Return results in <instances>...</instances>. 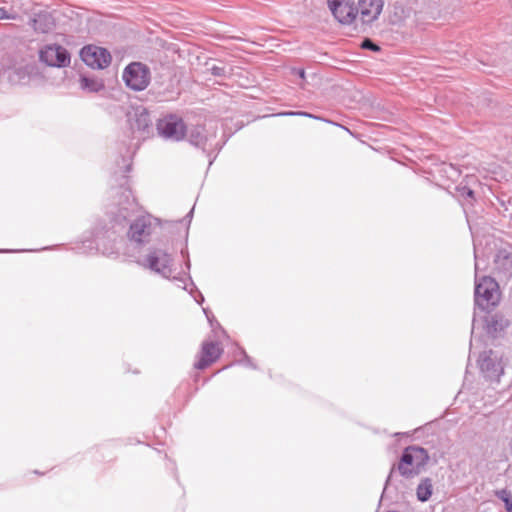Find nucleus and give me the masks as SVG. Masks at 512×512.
Returning <instances> with one entry per match:
<instances>
[{"mask_svg": "<svg viewBox=\"0 0 512 512\" xmlns=\"http://www.w3.org/2000/svg\"><path fill=\"white\" fill-rule=\"evenodd\" d=\"M132 170L131 163L115 171L112 180L118 187H112L113 208L110 210L111 225H99L93 232V240H85L83 244L90 250H96L103 255H113L118 251L117 240L124 228V223L139 211V205L128 187V173Z\"/></svg>", "mask_w": 512, "mask_h": 512, "instance_id": "1", "label": "nucleus"}, {"mask_svg": "<svg viewBox=\"0 0 512 512\" xmlns=\"http://www.w3.org/2000/svg\"><path fill=\"white\" fill-rule=\"evenodd\" d=\"M482 240L473 235L474 258H475V305L481 310H489L499 302L498 283L490 276L478 278L480 261L486 257V252L481 250Z\"/></svg>", "mask_w": 512, "mask_h": 512, "instance_id": "2", "label": "nucleus"}, {"mask_svg": "<svg viewBox=\"0 0 512 512\" xmlns=\"http://www.w3.org/2000/svg\"><path fill=\"white\" fill-rule=\"evenodd\" d=\"M139 264L151 270L152 272L159 274L165 279H171L176 282L178 287L188 290L187 280L190 282V286L195 287L192 279L189 275L187 278L180 276H173L175 272L174 260L170 253L162 248H152L149 250L147 255L139 260Z\"/></svg>", "mask_w": 512, "mask_h": 512, "instance_id": "3", "label": "nucleus"}, {"mask_svg": "<svg viewBox=\"0 0 512 512\" xmlns=\"http://www.w3.org/2000/svg\"><path fill=\"white\" fill-rule=\"evenodd\" d=\"M429 461V454L426 449L419 446L406 447L398 463V471L406 479L419 475Z\"/></svg>", "mask_w": 512, "mask_h": 512, "instance_id": "4", "label": "nucleus"}, {"mask_svg": "<svg viewBox=\"0 0 512 512\" xmlns=\"http://www.w3.org/2000/svg\"><path fill=\"white\" fill-rule=\"evenodd\" d=\"M157 229V219L151 215H141L133 220L129 226L127 236L131 242L143 245L150 242Z\"/></svg>", "mask_w": 512, "mask_h": 512, "instance_id": "5", "label": "nucleus"}, {"mask_svg": "<svg viewBox=\"0 0 512 512\" xmlns=\"http://www.w3.org/2000/svg\"><path fill=\"white\" fill-rule=\"evenodd\" d=\"M478 365L481 374L490 385L501 382V377L504 376V365L496 352L492 350L484 351L479 356Z\"/></svg>", "mask_w": 512, "mask_h": 512, "instance_id": "6", "label": "nucleus"}, {"mask_svg": "<svg viewBox=\"0 0 512 512\" xmlns=\"http://www.w3.org/2000/svg\"><path fill=\"white\" fill-rule=\"evenodd\" d=\"M156 130L159 136L170 141H180L187 135L183 119L175 114H168L158 119Z\"/></svg>", "mask_w": 512, "mask_h": 512, "instance_id": "7", "label": "nucleus"}, {"mask_svg": "<svg viewBox=\"0 0 512 512\" xmlns=\"http://www.w3.org/2000/svg\"><path fill=\"white\" fill-rule=\"evenodd\" d=\"M150 69L141 62L130 63L123 72L126 85L135 91L144 90L150 83Z\"/></svg>", "mask_w": 512, "mask_h": 512, "instance_id": "8", "label": "nucleus"}, {"mask_svg": "<svg viewBox=\"0 0 512 512\" xmlns=\"http://www.w3.org/2000/svg\"><path fill=\"white\" fill-rule=\"evenodd\" d=\"M39 59L51 67H67L70 65V54L66 48L58 44H49L39 52Z\"/></svg>", "mask_w": 512, "mask_h": 512, "instance_id": "9", "label": "nucleus"}, {"mask_svg": "<svg viewBox=\"0 0 512 512\" xmlns=\"http://www.w3.org/2000/svg\"><path fill=\"white\" fill-rule=\"evenodd\" d=\"M327 2L332 14L341 24H351L358 16V9L353 0H327Z\"/></svg>", "mask_w": 512, "mask_h": 512, "instance_id": "10", "label": "nucleus"}, {"mask_svg": "<svg viewBox=\"0 0 512 512\" xmlns=\"http://www.w3.org/2000/svg\"><path fill=\"white\" fill-rule=\"evenodd\" d=\"M82 60L92 68L103 69L111 63L109 51L102 47L86 46L80 52Z\"/></svg>", "mask_w": 512, "mask_h": 512, "instance_id": "11", "label": "nucleus"}, {"mask_svg": "<svg viewBox=\"0 0 512 512\" xmlns=\"http://www.w3.org/2000/svg\"><path fill=\"white\" fill-rule=\"evenodd\" d=\"M383 6V0H359L357 9L362 23L371 24L377 20Z\"/></svg>", "mask_w": 512, "mask_h": 512, "instance_id": "12", "label": "nucleus"}, {"mask_svg": "<svg viewBox=\"0 0 512 512\" xmlns=\"http://www.w3.org/2000/svg\"><path fill=\"white\" fill-rule=\"evenodd\" d=\"M129 121L132 130L138 132L141 137L144 138L149 135L152 128V121L146 108H136L134 113L129 117Z\"/></svg>", "mask_w": 512, "mask_h": 512, "instance_id": "13", "label": "nucleus"}, {"mask_svg": "<svg viewBox=\"0 0 512 512\" xmlns=\"http://www.w3.org/2000/svg\"><path fill=\"white\" fill-rule=\"evenodd\" d=\"M494 269L499 276L509 278L512 276V246L505 245L498 249L494 258Z\"/></svg>", "mask_w": 512, "mask_h": 512, "instance_id": "14", "label": "nucleus"}, {"mask_svg": "<svg viewBox=\"0 0 512 512\" xmlns=\"http://www.w3.org/2000/svg\"><path fill=\"white\" fill-rule=\"evenodd\" d=\"M222 349L216 342H204L200 353V358L195 362L194 367L203 370L215 362L221 355Z\"/></svg>", "mask_w": 512, "mask_h": 512, "instance_id": "15", "label": "nucleus"}, {"mask_svg": "<svg viewBox=\"0 0 512 512\" xmlns=\"http://www.w3.org/2000/svg\"><path fill=\"white\" fill-rule=\"evenodd\" d=\"M486 331L488 334L495 336L497 333L502 332L509 325L507 319L500 314H494L487 317L485 320Z\"/></svg>", "mask_w": 512, "mask_h": 512, "instance_id": "16", "label": "nucleus"}, {"mask_svg": "<svg viewBox=\"0 0 512 512\" xmlns=\"http://www.w3.org/2000/svg\"><path fill=\"white\" fill-rule=\"evenodd\" d=\"M32 23L34 30L40 33H48L55 27L54 19L49 13L37 14Z\"/></svg>", "mask_w": 512, "mask_h": 512, "instance_id": "17", "label": "nucleus"}, {"mask_svg": "<svg viewBox=\"0 0 512 512\" xmlns=\"http://www.w3.org/2000/svg\"><path fill=\"white\" fill-rule=\"evenodd\" d=\"M188 139L194 146L201 148L203 151L207 150L208 138L204 127L196 126L192 128L188 134Z\"/></svg>", "mask_w": 512, "mask_h": 512, "instance_id": "18", "label": "nucleus"}, {"mask_svg": "<svg viewBox=\"0 0 512 512\" xmlns=\"http://www.w3.org/2000/svg\"><path fill=\"white\" fill-rule=\"evenodd\" d=\"M433 493V483L428 477L422 478L416 488V496L420 502H427Z\"/></svg>", "mask_w": 512, "mask_h": 512, "instance_id": "19", "label": "nucleus"}, {"mask_svg": "<svg viewBox=\"0 0 512 512\" xmlns=\"http://www.w3.org/2000/svg\"><path fill=\"white\" fill-rule=\"evenodd\" d=\"M80 87L88 92H99L105 86L101 79L83 75L80 78Z\"/></svg>", "mask_w": 512, "mask_h": 512, "instance_id": "20", "label": "nucleus"}, {"mask_svg": "<svg viewBox=\"0 0 512 512\" xmlns=\"http://www.w3.org/2000/svg\"><path fill=\"white\" fill-rule=\"evenodd\" d=\"M498 497L505 503L507 512H512V497L507 490H501L498 493Z\"/></svg>", "mask_w": 512, "mask_h": 512, "instance_id": "21", "label": "nucleus"}, {"mask_svg": "<svg viewBox=\"0 0 512 512\" xmlns=\"http://www.w3.org/2000/svg\"><path fill=\"white\" fill-rule=\"evenodd\" d=\"M239 350L241 355L243 356V359L239 360L238 362L247 367L256 369V366L253 364L252 359L246 354V352L242 348H239Z\"/></svg>", "mask_w": 512, "mask_h": 512, "instance_id": "22", "label": "nucleus"}, {"mask_svg": "<svg viewBox=\"0 0 512 512\" xmlns=\"http://www.w3.org/2000/svg\"><path fill=\"white\" fill-rule=\"evenodd\" d=\"M361 47L375 52H378L380 50V47L368 38L362 41Z\"/></svg>", "mask_w": 512, "mask_h": 512, "instance_id": "23", "label": "nucleus"}, {"mask_svg": "<svg viewBox=\"0 0 512 512\" xmlns=\"http://www.w3.org/2000/svg\"><path fill=\"white\" fill-rule=\"evenodd\" d=\"M210 71L214 76H217V77H226L227 76L226 68L223 66L214 65L210 68Z\"/></svg>", "mask_w": 512, "mask_h": 512, "instance_id": "24", "label": "nucleus"}, {"mask_svg": "<svg viewBox=\"0 0 512 512\" xmlns=\"http://www.w3.org/2000/svg\"><path fill=\"white\" fill-rule=\"evenodd\" d=\"M18 15L16 13H8L7 10L5 8H1L0 7V20L2 19H10V20H15L17 19Z\"/></svg>", "mask_w": 512, "mask_h": 512, "instance_id": "25", "label": "nucleus"}, {"mask_svg": "<svg viewBox=\"0 0 512 512\" xmlns=\"http://www.w3.org/2000/svg\"><path fill=\"white\" fill-rule=\"evenodd\" d=\"M435 165L436 166H447L449 167L451 170H452V173L454 175H458V170L454 167V165L452 164V162H445V161H442V162H435Z\"/></svg>", "mask_w": 512, "mask_h": 512, "instance_id": "26", "label": "nucleus"}, {"mask_svg": "<svg viewBox=\"0 0 512 512\" xmlns=\"http://www.w3.org/2000/svg\"><path fill=\"white\" fill-rule=\"evenodd\" d=\"M280 115H287V116H293V115H299V116H306V117H312L311 114L307 113V112H284V113H281Z\"/></svg>", "mask_w": 512, "mask_h": 512, "instance_id": "27", "label": "nucleus"}, {"mask_svg": "<svg viewBox=\"0 0 512 512\" xmlns=\"http://www.w3.org/2000/svg\"><path fill=\"white\" fill-rule=\"evenodd\" d=\"M292 71H293V73L297 74L301 79L305 78V71H304V69L294 68Z\"/></svg>", "mask_w": 512, "mask_h": 512, "instance_id": "28", "label": "nucleus"}, {"mask_svg": "<svg viewBox=\"0 0 512 512\" xmlns=\"http://www.w3.org/2000/svg\"><path fill=\"white\" fill-rule=\"evenodd\" d=\"M181 254H182L183 256H187V260H186V262H185V266H186L187 270L189 271V270H190V267H191V263H190V260H189V258H188V252H187V250L182 249V250H181Z\"/></svg>", "mask_w": 512, "mask_h": 512, "instance_id": "29", "label": "nucleus"}, {"mask_svg": "<svg viewBox=\"0 0 512 512\" xmlns=\"http://www.w3.org/2000/svg\"><path fill=\"white\" fill-rule=\"evenodd\" d=\"M193 211H194V208H192V209L189 211V213L187 214V216H186V218H188V219H189V220H188L189 222L191 221V218H192V215H193Z\"/></svg>", "mask_w": 512, "mask_h": 512, "instance_id": "30", "label": "nucleus"}, {"mask_svg": "<svg viewBox=\"0 0 512 512\" xmlns=\"http://www.w3.org/2000/svg\"><path fill=\"white\" fill-rule=\"evenodd\" d=\"M474 192L471 189H466V195L472 197Z\"/></svg>", "mask_w": 512, "mask_h": 512, "instance_id": "31", "label": "nucleus"}, {"mask_svg": "<svg viewBox=\"0 0 512 512\" xmlns=\"http://www.w3.org/2000/svg\"><path fill=\"white\" fill-rule=\"evenodd\" d=\"M20 73H22L21 70H17L14 72V74H16V75H19Z\"/></svg>", "mask_w": 512, "mask_h": 512, "instance_id": "32", "label": "nucleus"}, {"mask_svg": "<svg viewBox=\"0 0 512 512\" xmlns=\"http://www.w3.org/2000/svg\"><path fill=\"white\" fill-rule=\"evenodd\" d=\"M204 313L206 314V316H207L208 320L211 322V320H210V318H209V316H208V314H207V310H205V309H204Z\"/></svg>", "mask_w": 512, "mask_h": 512, "instance_id": "33", "label": "nucleus"}, {"mask_svg": "<svg viewBox=\"0 0 512 512\" xmlns=\"http://www.w3.org/2000/svg\"><path fill=\"white\" fill-rule=\"evenodd\" d=\"M4 2L8 3V2H13V0H3Z\"/></svg>", "mask_w": 512, "mask_h": 512, "instance_id": "34", "label": "nucleus"}, {"mask_svg": "<svg viewBox=\"0 0 512 512\" xmlns=\"http://www.w3.org/2000/svg\"><path fill=\"white\" fill-rule=\"evenodd\" d=\"M3 250H0V252H2Z\"/></svg>", "mask_w": 512, "mask_h": 512, "instance_id": "35", "label": "nucleus"}]
</instances>
